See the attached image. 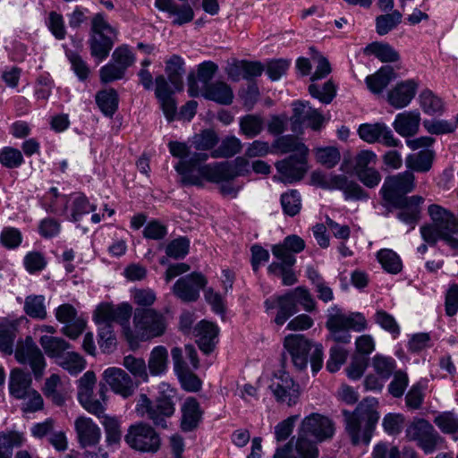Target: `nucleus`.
Listing matches in <instances>:
<instances>
[{
    "label": "nucleus",
    "mask_w": 458,
    "mask_h": 458,
    "mask_svg": "<svg viewBox=\"0 0 458 458\" xmlns=\"http://www.w3.org/2000/svg\"><path fill=\"white\" fill-rule=\"evenodd\" d=\"M169 151L174 157L180 158L175 165L176 172L182 176L183 185H203V179L211 182L231 181L237 176H245L250 173L247 158L238 157L233 163L215 162L204 164L208 159V153H195L188 157L190 149L184 142L170 141Z\"/></svg>",
    "instance_id": "obj_1"
},
{
    "label": "nucleus",
    "mask_w": 458,
    "mask_h": 458,
    "mask_svg": "<svg viewBox=\"0 0 458 458\" xmlns=\"http://www.w3.org/2000/svg\"><path fill=\"white\" fill-rule=\"evenodd\" d=\"M376 398L363 399L353 411H344L345 429L352 445H369L379 420Z\"/></svg>",
    "instance_id": "obj_2"
},
{
    "label": "nucleus",
    "mask_w": 458,
    "mask_h": 458,
    "mask_svg": "<svg viewBox=\"0 0 458 458\" xmlns=\"http://www.w3.org/2000/svg\"><path fill=\"white\" fill-rule=\"evenodd\" d=\"M284 347L297 370L307 369L309 360L314 374L323 364V348L321 344H312L301 335H289L284 340Z\"/></svg>",
    "instance_id": "obj_3"
},
{
    "label": "nucleus",
    "mask_w": 458,
    "mask_h": 458,
    "mask_svg": "<svg viewBox=\"0 0 458 458\" xmlns=\"http://www.w3.org/2000/svg\"><path fill=\"white\" fill-rule=\"evenodd\" d=\"M167 327L165 316L154 309H136L133 314V331H126L128 339L148 341L165 334Z\"/></svg>",
    "instance_id": "obj_4"
},
{
    "label": "nucleus",
    "mask_w": 458,
    "mask_h": 458,
    "mask_svg": "<svg viewBox=\"0 0 458 458\" xmlns=\"http://www.w3.org/2000/svg\"><path fill=\"white\" fill-rule=\"evenodd\" d=\"M326 327L335 342L348 344L352 338L349 330L363 331L367 327V320L360 312L345 315L339 307L333 306L327 310Z\"/></svg>",
    "instance_id": "obj_5"
},
{
    "label": "nucleus",
    "mask_w": 458,
    "mask_h": 458,
    "mask_svg": "<svg viewBox=\"0 0 458 458\" xmlns=\"http://www.w3.org/2000/svg\"><path fill=\"white\" fill-rule=\"evenodd\" d=\"M405 437L409 441L416 442L417 445L429 454L440 448L445 443L444 438L434 427L425 419L415 418L406 428Z\"/></svg>",
    "instance_id": "obj_6"
},
{
    "label": "nucleus",
    "mask_w": 458,
    "mask_h": 458,
    "mask_svg": "<svg viewBox=\"0 0 458 458\" xmlns=\"http://www.w3.org/2000/svg\"><path fill=\"white\" fill-rule=\"evenodd\" d=\"M136 411L156 426L166 428V419L174 413L175 408L173 398L168 395L161 394L155 401H151L145 394H141L137 402Z\"/></svg>",
    "instance_id": "obj_7"
},
{
    "label": "nucleus",
    "mask_w": 458,
    "mask_h": 458,
    "mask_svg": "<svg viewBox=\"0 0 458 458\" xmlns=\"http://www.w3.org/2000/svg\"><path fill=\"white\" fill-rule=\"evenodd\" d=\"M428 214L432 223L440 233V239L452 249L458 250V239L454 236L458 233V220L455 216L437 204L428 207Z\"/></svg>",
    "instance_id": "obj_8"
},
{
    "label": "nucleus",
    "mask_w": 458,
    "mask_h": 458,
    "mask_svg": "<svg viewBox=\"0 0 458 458\" xmlns=\"http://www.w3.org/2000/svg\"><path fill=\"white\" fill-rule=\"evenodd\" d=\"M415 188V177L411 171H405L395 175L386 176L380 190L383 199L387 203H393L408 197L405 194Z\"/></svg>",
    "instance_id": "obj_9"
},
{
    "label": "nucleus",
    "mask_w": 458,
    "mask_h": 458,
    "mask_svg": "<svg viewBox=\"0 0 458 458\" xmlns=\"http://www.w3.org/2000/svg\"><path fill=\"white\" fill-rule=\"evenodd\" d=\"M125 441L132 449L142 453H156L161 445L158 434L144 423L131 426L125 435Z\"/></svg>",
    "instance_id": "obj_10"
},
{
    "label": "nucleus",
    "mask_w": 458,
    "mask_h": 458,
    "mask_svg": "<svg viewBox=\"0 0 458 458\" xmlns=\"http://www.w3.org/2000/svg\"><path fill=\"white\" fill-rule=\"evenodd\" d=\"M14 357L20 364L30 365L36 379L42 377L46 368L45 357L30 336L17 341Z\"/></svg>",
    "instance_id": "obj_11"
},
{
    "label": "nucleus",
    "mask_w": 458,
    "mask_h": 458,
    "mask_svg": "<svg viewBox=\"0 0 458 458\" xmlns=\"http://www.w3.org/2000/svg\"><path fill=\"white\" fill-rule=\"evenodd\" d=\"M298 431L317 442H323L333 437L335 424L327 416L313 412L301 420Z\"/></svg>",
    "instance_id": "obj_12"
},
{
    "label": "nucleus",
    "mask_w": 458,
    "mask_h": 458,
    "mask_svg": "<svg viewBox=\"0 0 458 458\" xmlns=\"http://www.w3.org/2000/svg\"><path fill=\"white\" fill-rule=\"evenodd\" d=\"M319 451L317 441H311L309 437L302 436L298 431L297 437L291 440L282 447L276 450L274 458H318Z\"/></svg>",
    "instance_id": "obj_13"
},
{
    "label": "nucleus",
    "mask_w": 458,
    "mask_h": 458,
    "mask_svg": "<svg viewBox=\"0 0 458 458\" xmlns=\"http://www.w3.org/2000/svg\"><path fill=\"white\" fill-rule=\"evenodd\" d=\"M277 402L294 405L300 397V386L285 371L274 374L269 385Z\"/></svg>",
    "instance_id": "obj_14"
},
{
    "label": "nucleus",
    "mask_w": 458,
    "mask_h": 458,
    "mask_svg": "<svg viewBox=\"0 0 458 458\" xmlns=\"http://www.w3.org/2000/svg\"><path fill=\"white\" fill-rule=\"evenodd\" d=\"M96 382L97 377L93 371L84 373L78 380V400L86 411L100 417L104 414L105 407L100 401L92 398Z\"/></svg>",
    "instance_id": "obj_15"
},
{
    "label": "nucleus",
    "mask_w": 458,
    "mask_h": 458,
    "mask_svg": "<svg viewBox=\"0 0 458 458\" xmlns=\"http://www.w3.org/2000/svg\"><path fill=\"white\" fill-rule=\"evenodd\" d=\"M207 283L206 277L201 273L193 272L179 278L173 286V293L182 301H195Z\"/></svg>",
    "instance_id": "obj_16"
},
{
    "label": "nucleus",
    "mask_w": 458,
    "mask_h": 458,
    "mask_svg": "<svg viewBox=\"0 0 458 458\" xmlns=\"http://www.w3.org/2000/svg\"><path fill=\"white\" fill-rule=\"evenodd\" d=\"M308 155H291L287 158L277 161L276 168L279 180L284 183H293L301 181L307 173Z\"/></svg>",
    "instance_id": "obj_17"
},
{
    "label": "nucleus",
    "mask_w": 458,
    "mask_h": 458,
    "mask_svg": "<svg viewBox=\"0 0 458 458\" xmlns=\"http://www.w3.org/2000/svg\"><path fill=\"white\" fill-rule=\"evenodd\" d=\"M358 133L361 140L370 144L379 142L388 148L402 146L391 129L383 123L361 124Z\"/></svg>",
    "instance_id": "obj_18"
},
{
    "label": "nucleus",
    "mask_w": 458,
    "mask_h": 458,
    "mask_svg": "<svg viewBox=\"0 0 458 458\" xmlns=\"http://www.w3.org/2000/svg\"><path fill=\"white\" fill-rule=\"evenodd\" d=\"M131 311L132 308L128 303H123L119 306L101 303L95 310L94 318L98 327L104 326L105 324L112 325L113 322L125 326L129 322Z\"/></svg>",
    "instance_id": "obj_19"
},
{
    "label": "nucleus",
    "mask_w": 458,
    "mask_h": 458,
    "mask_svg": "<svg viewBox=\"0 0 458 458\" xmlns=\"http://www.w3.org/2000/svg\"><path fill=\"white\" fill-rule=\"evenodd\" d=\"M174 362V369L177 375L182 387L187 392H198L201 388L202 382L195 375L183 360L182 350L179 347H174L171 350Z\"/></svg>",
    "instance_id": "obj_20"
},
{
    "label": "nucleus",
    "mask_w": 458,
    "mask_h": 458,
    "mask_svg": "<svg viewBox=\"0 0 458 458\" xmlns=\"http://www.w3.org/2000/svg\"><path fill=\"white\" fill-rule=\"evenodd\" d=\"M103 377L110 388L124 398L131 396L137 388L131 377L120 368L111 367L103 373Z\"/></svg>",
    "instance_id": "obj_21"
},
{
    "label": "nucleus",
    "mask_w": 458,
    "mask_h": 458,
    "mask_svg": "<svg viewBox=\"0 0 458 458\" xmlns=\"http://www.w3.org/2000/svg\"><path fill=\"white\" fill-rule=\"evenodd\" d=\"M74 429L81 448L96 446L101 440V429L90 418L78 417L74 421Z\"/></svg>",
    "instance_id": "obj_22"
},
{
    "label": "nucleus",
    "mask_w": 458,
    "mask_h": 458,
    "mask_svg": "<svg viewBox=\"0 0 458 458\" xmlns=\"http://www.w3.org/2000/svg\"><path fill=\"white\" fill-rule=\"evenodd\" d=\"M424 199L419 195H413L407 199H403L389 205L397 208V217L402 222L411 225L413 228L420 220L421 212L420 205L423 203Z\"/></svg>",
    "instance_id": "obj_23"
},
{
    "label": "nucleus",
    "mask_w": 458,
    "mask_h": 458,
    "mask_svg": "<svg viewBox=\"0 0 458 458\" xmlns=\"http://www.w3.org/2000/svg\"><path fill=\"white\" fill-rule=\"evenodd\" d=\"M291 120L294 125L307 124L314 131H318L325 119L318 110L310 106L309 102L298 101L293 103V114Z\"/></svg>",
    "instance_id": "obj_24"
},
{
    "label": "nucleus",
    "mask_w": 458,
    "mask_h": 458,
    "mask_svg": "<svg viewBox=\"0 0 458 458\" xmlns=\"http://www.w3.org/2000/svg\"><path fill=\"white\" fill-rule=\"evenodd\" d=\"M304 248V241L298 235L293 234L287 236L282 244L274 245L272 253L286 266L293 267L296 261L293 254L301 252Z\"/></svg>",
    "instance_id": "obj_25"
},
{
    "label": "nucleus",
    "mask_w": 458,
    "mask_h": 458,
    "mask_svg": "<svg viewBox=\"0 0 458 458\" xmlns=\"http://www.w3.org/2000/svg\"><path fill=\"white\" fill-rule=\"evenodd\" d=\"M181 428L184 432L196 429L202 420L204 411L195 397L186 398L181 408Z\"/></svg>",
    "instance_id": "obj_26"
},
{
    "label": "nucleus",
    "mask_w": 458,
    "mask_h": 458,
    "mask_svg": "<svg viewBox=\"0 0 458 458\" xmlns=\"http://www.w3.org/2000/svg\"><path fill=\"white\" fill-rule=\"evenodd\" d=\"M196 342L206 354L212 352L218 342V327L209 321L202 320L194 328Z\"/></svg>",
    "instance_id": "obj_27"
},
{
    "label": "nucleus",
    "mask_w": 458,
    "mask_h": 458,
    "mask_svg": "<svg viewBox=\"0 0 458 458\" xmlns=\"http://www.w3.org/2000/svg\"><path fill=\"white\" fill-rule=\"evenodd\" d=\"M417 87V83L412 80L398 83L394 88L389 90L387 94L388 103L394 108L407 106L414 98Z\"/></svg>",
    "instance_id": "obj_28"
},
{
    "label": "nucleus",
    "mask_w": 458,
    "mask_h": 458,
    "mask_svg": "<svg viewBox=\"0 0 458 458\" xmlns=\"http://www.w3.org/2000/svg\"><path fill=\"white\" fill-rule=\"evenodd\" d=\"M267 310L277 308L278 311L275 318V323L278 326L284 325L290 317L298 311V308L292 297L290 292L287 293L277 296L274 300H267L265 301Z\"/></svg>",
    "instance_id": "obj_29"
},
{
    "label": "nucleus",
    "mask_w": 458,
    "mask_h": 458,
    "mask_svg": "<svg viewBox=\"0 0 458 458\" xmlns=\"http://www.w3.org/2000/svg\"><path fill=\"white\" fill-rule=\"evenodd\" d=\"M155 6L174 16L173 23L176 25L188 23L194 18V12L189 4H179L174 0H156Z\"/></svg>",
    "instance_id": "obj_30"
},
{
    "label": "nucleus",
    "mask_w": 458,
    "mask_h": 458,
    "mask_svg": "<svg viewBox=\"0 0 458 458\" xmlns=\"http://www.w3.org/2000/svg\"><path fill=\"white\" fill-rule=\"evenodd\" d=\"M31 376L21 369L15 368L11 370L9 377V392L16 399H26L31 393Z\"/></svg>",
    "instance_id": "obj_31"
},
{
    "label": "nucleus",
    "mask_w": 458,
    "mask_h": 458,
    "mask_svg": "<svg viewBox=\"0 0 458 458\" xmlns=\"http://www.w3.org/2000/svg\"><path fill=\"white\" fill-rule=\"evenodd\" d=\"M420 114L418 111H405L396 115L393 127L403 137L415 135L420 128Z\"/></svg>",
    "instance_id": "obj_32"
},
{
    "label": "nucleus",
    "mask_w": 458,
    "mask_h": 458,
    "mask_svg": "<svg viewBox=\"0 0 458 458\" xmlns=\"http://www.w3.org/2000/svg\"><path fill=\"white\" fill-rule=\"evenodd\" d=\"M205 98L221 105H230L233 99L231 87L224 81H216L206 86L203 93Z\"/></svg>",
    "instance_id": "obj_33"
},
{
    "label": "nucleus",
    "mask_w": 458,
    "mask_h": 458,
    "mask_svg": "<svg viewBox=\"0 0 458 458\" xmlns=\"http://www.w3.org/2000/svg\"><path fill=\"white\" fill-rule=\"evenodd\" d=\"M272 148L275 152L280 154L294 152V155L301 156L309 153V148L293 135L278 137L272 144Z\"/></svg>",
    "instance_id": "obj_34"
},
{
    "label": "nucleus",
    "mask_w": 458,
    "mask_h": 458,
    "mask_svg": "<svg viewBox=\"0 0 458 458\" xmlns=\"http://www.w3.org/2000/svg\"><path fill=\"white\" fill-rule=\"evenodd\" d=\"M395 78V72L391 66H383L375 74L366 78L369 89L374 94L381 93Z\"/></svg>",
    "instance_id": "obj_35"
},
{
    "label": "nucleus",
    "mask_w": 458,
    "mask_h": 458,
    "mask_svg": "<svg viewBox=\"0 0 458 458\" xmlns=\"http://www.w3.org/2000/svg\"><path fill=\"white\" fill-rule=\"evenodd\" d=\"M117 36L112 35H90L89 40L90 54L99 61L106 59L114 47Z\"/></svg>",
    "instance_id": "obj_36"
},
{
    "label": "nucleus",
    "mask_w": 458,
    "mask_h": 458,
    "mask_svg": "<svg viewBox=\"0 0 458 458\" xmlns=\"http://www.w3.org/2000/svg\"><path fill=\"white\" fill-rule=\"evenodd\" d=\"M218 141V135L212 129L202 130L199 133L194 134L191 140V146L196 150H199L198 153H206L205 151L213 149ZM188 148L191 150V147L188 146ZM192 155L193 153L190 151L188 157Z\"/></svg>",
    "instance_id": "obj_37"
},
{
    "label": "nucleus",
    "mask_w": 458,
    "mask_h": 458,
    "mask_svg": "<svg viewBox=\"0 0 458 458\" xmlns=\"http://www.w3.org/2000/svg\"><path fill=\"white\" fill-rule=\"evenodd\" d=\"M434 159V152L429 149L411 154L406 157V166L412 171L425 173L430 170Z\"/></svg>",
    "instance_id": "obj_38"
},
{
    "label": "nucleus",
    "mask_w": 458,
    "mask_h": 458,
    "mask_svg": "<svg viewBox=\"0 0 458 458\" xmlns=\"http://www.w3.org/2000/svg\"><path fill=\"white\" fill-rule=\"evenodd\" d=\"M264 119L259 114H246L240 118V133L248 139L259 135L264 129Z\"/></svg>",
    "instance_id": "obj_39"
},
{
    "label": "nucleus",
    "mask_w": 458,
    "mask_h": 458,
    "mask_svg": "<svg viewBox=\"0 0 458 458\" xmlns=\"http://www.w3.org/2000/svg\"><path fill=\"white\" fill-rule=\"evenodd\" d=\"M242 143L235 136H226L224 138L217 148L213 149L210 157L213 158H229L242 151Z\"/></svg>",
    "instance_id": "obj_40"
},
{
    "label": "nucleus",
    "mask_w": 458,
    "mask_h": 458,
    "mask_svg": "<svg viewBox=\"0 0 458 458\" xmlns=\"http://www.w3.org/2000/svg\"><path fill=\"white\" fill-rule=\"evenodd\" d=\"M168 352L165 347L156 346L150 352L148 367L152 376L163 374L167 369Z\"/></svg>",
    "instance_id": "obj_41"
},
{
    "label": "nucleus",
    "mask_w": 458,
    "mask_h": 458,
    "mask_svg": "<svg viewBox=\"0 0 458 458\" xmlns=\"http://www.w3.org/2000/svg\"><path fill=\"white\" fill-rule=\"evenodd\" d=\"M96 102L101 112L112 117L118 108V94L115 89H104L96 95Z\"/></svg>",
    "instance_id": "obj_42"
},
{
    "label": "nucleus",
    "mask_w": 458,
    "mask_h": 458,
    "mask_svg": "<svg viewBox=\"0 0 458 458\" xmlns=\"http://www.w3.org/2000/svg\"><path fill=\"white\" fill-rule=\"evenodd\" d=\"M39 343L49 357L58 360L64 355L66 350L71 348L70 344L60 337L42 335Z\"/></svg>",
    "instance_id": "obj_43"
},
{
    "label": "nucleus",
    "mask_w": 458,
    "mask_h": 458,
    "mask_svg": "<svg viewBox=\"0 0 458 458\" xmlns=\"http://www.w3.org/2000/svg\"><path fill=\"white\" fill-rule=\"evenodd\" d=\"M184 72V62L181 56L174 55L166 61L165 72L176 89H182V77Z\"/></svg>",
    "instance_id": "obj_44"
},
{
    "label": "nucleus",
    "mask_w": 458,
    "mask_h": 458,
    "mask_svg": "<svg viewBox=\"0 0 458 458\" xmlns=\"http://www.w3.org/2000/svg\"><path fill=\"white\" fill-rule=\"evenodd\" d=\"M366 51L383 63H394L400 59L399 53L388 43L373 42L366 47Z\"/></svg>",
    "instance_id": "obj_45"
},
{
    "label": "nucleus",
    "mask_w": 458,
    "mask_h": 458,
    "mask_svg": "<svg viewBox=\"0 0 458 458\" xmlns=\"http://www.w3.org/2000/svg\"><path fill=\"white\" fill-rule=\"evenodd\" d=\"M24 312L32 318L45 319L47 316L45 297L43 295H29L25 298Z\"/></svg>",
    "instance_id": "obj_46"
},
{
    "label": "nucleus",
    "mask_w": 458,
    "mask_h": 458,
    "mask_svg": "<svg viewBox=\"0 0 458 458\" xmlns=\"http://www.w3.org/2000/svg\"><path fill=\"white\" fill-rule=\"evenodd\" d=\"M377 258L386 272L396 275L402 271V260L394 250L389 249L380 250L377 254Z\"/></svg>",
    "instance_id": "obj_47"
},
{
    "label": "nucleus",
    "mask_w": 458,
    "mask_h": 458,
    "mask_svg": "<svg viewBox=\"0 0 458 458\" xmlns=\"http://www.w3.org/2000/svg\"><path fill=\"white\" fill-rule=\"evenodd\" d=\"M281 206L285 215L294 216L301 209V194L296 190H290L281 195Z\"/></svg>",
    "instance_id": "obj_48"
},
{
    "label": "nucleus",
    "mask_w": 458,
    "mask_h": 458,
    "mask_svg": "<svg viewBox=\"0 0 458 458\" xmlns=\"http://www.w3.org/2000/svg\"><path fill=\"white\" fill-rule=\"evenodd\" d=\"M402 17V13L397 10L377 16L376 18L377 33L380 36L387 34L401 23Z\"/></svg>",
    "instance_id": "obj_49"
},
{
    "label": "nucleus",
    "mask_w": 458,
    "mask_h": 458,
    "mask_svg": "<svg viewBox=\"0 0 458 458\" xmlns=\"http://www.w3.org/2000/svg\"><path fill=\"white\" fill-rule=\"evenodd\" d=\"M61 385V378L57 374H52L46 379L43 393L46 397L57 406L64 403V395L58 390Z\"/></svg>",
    "instance_id": "obj_50"
},
{
    "label": "nucleus",
    "mask_w": 458,
    "mask_h": 458,
    "mask_svg": "<svg viewBox=\"0 0 458 458\" xmlns=\"http://www.w3.org/2000/svg\"><path fill=\"white\" fill-rule=\"evenodd\" d=\"M57 364L71 375H77L85 369L86 360L79 353L71 352L63 355L57 360Z\"/></svg>",
    "instance_id": "obj_51"
},
{
    "label": "nucleus",
    "mask_w": 458,
    "mask_h": 458,
    "mask_svg": "<svg viewBox=\"0 0 458 458\" xmlns=\"http://www.w3.org/2000/svg\"><path fill=\"white\" fill-rule=\"evenodd\" d=\"M420 106L423 111L428 114H441L444 111V103L440 98L431 90L425 89L420 95Z\"/></svg>",
    "instance_id": "obj_52"
},
{
    "label": "nucleus",
    "mask_w": 458,
    "mask_h": 458,
    "mask_svg": "<svg viewBox=\"0 0 458 458\" xmlns=\"http://www.w3.org/2000/svg\"><path fill=\"white\" fill-rule=\"evenodd\" d=\"M308 89L313 98H318L323 104L331 103L336 95V87L331 81L325 82L322 87L311 83Z\"/></svg>",
    "instance_id": "obj_53"
},
{
    "label": "nucleus",
    "mask_w": 458,
    "mask_h": 458,
    "mask_svg": "<svg viewBox=\"0 0 458 458\" xmlns=\"http://www.w3.org/2000/svg\"><path fill=\"white\" fill-rule=\"evenodd\" d=\"M314 151L317 161L327 168L335 166L341 159L340 151L335 147L317 148Z\"/></svg>",
    "instance_id": "obj_54"
},
{
    "label": "nucleus",
    "mask_w": 458,
    "mask_h": 458,
    "mask_svg": "<svg viewBox=\"0 0 458 458\" xmlns=\"http://www.w3.org/2000/svg\"><path fill=\"white\" fill-rule=\"evenodd\" d=\"M99 348L103 352H112L116 346V337L114 333L112 325L105 324L98 327V340Z\"/></svg>",
    "instance_id": "obj_55"
},
{
    "label": "nucleus",
    "mask_w": 458,
    "mask_h": 458,
    "mask_svg": "<svg viewBox=\"0 0 458 458\" xmlns=\"http://www.w3.org/2000/svg\"><path fill=\"white\" fill-rule=\"evenodd\" d=\"M123 364L133 376L141 378L145 382L148 380L146 363L142 358L127 355L123 358Z\"/></svg>",
    "instance_id": "obj_56"
},
{
    "label": "nucleus",
    "mask_w": 458,
    "mask_h": 458,
    "mask_svg": "<svg viewBox=\"0 0 458 458\" xmlns=\"http://www.w3.org/2000/svg\"><path fill=\"white\" fill-rule=\"evenodd\" d=\"M190 250V241L186 237H179L171 241L165 248L168 257L174 259H183Z\"/></svg>",
    "instance_id": "obj_57"
},
{
    "label": "nucleus",
    "mask_w": 458,
    "mask_h": 458,
    "mask_svg": "<svg viewBox=\"0 0 458 458\" xmlns=\"http://www.w3.org/2000/svg\"><path fill=\"white\" fill-rule=\"evenodd\" d=\"M17 336V329L13 326L0 328V352L6 355L14 352V342Z\"/></svg>",
    "instance_id": "obj_58"
},
{
    "label": "nucleus",
    "mask_w": 458,
    "mask_h": 458,
    "mask_svg": "<svg viewBox=\"0 0 458 458\" xmlns=\"http://www.w3.org/2000/svg\"><path fill=\"white\" fill-rule=\"evenodd\" d=\"M290 293L296 305H301L304 310L308 312L315 310L316 301L307 288L299 286L290 291Z\"/></svg>",
    "instance_id": "obj_59"
},
{
    "label": "nucleus",
    "mask_w": 458,
    "mask_h": 458,
    "mask_svg": "<svg viewBox=\"0 0 458 458\" xmlns=\"http://www.w3.org/2000/svg\"><path fill=\"white\" fill-rule=\"evenodd\" d=\"M372 366L383 379H388L395 369V361L389 357L376 355L372 360Z\"/></svg>",
    "instance_id": "obj_60"
},
{
    "label": "nucleus",
    "mask_w": 458,
    "mask_h": 458,
    "mask_svg": "<svg viewBox=\"0 0 458 458\" xmlns=\"http://www.w3.org/2000/svg\"><path fill=\"white\" fill-rule=\"evenodd\" d=\"M0 163L7 168H16L23 163V157L19 149L5 147L0 151Z\"/></svg>",
    "instance_id": "obj_61"
},
{
    "label": "nucleus",
    "mask_w": 458,
    "mask_h": 458,
    "mask_svg": "<svg viewBox=\"0 0 458 458\" xmlns=\"http://www.w3.org/2000/svg\"><path fill=\"white\" fill-rule=\"evenodd\" d=\"M377 160L376 153L371 150H361L354 157L353 170L355 174L358 172H363L374 168Z\"/></svg>",
    "instance_id": "obj_62"
},
{
    "label": "nucleus",
    "mask_w": 458,
    "mask_h": 458,
    "mask_svg": "<svg viewBox=\"0 0 458 458\" xmlns=\"http://www.w3.org/2000/svg\"><path fill=\"white\" fill-rule=\"evenodd\" d=\"M112 35L117 36L116 30L106 20L103 13H96L91 19L90 35Z\"/></svg>",
    "instance_id": "obj_63"
},
{
    "label": "nucleus",
    "mask_w": 458,
    "mask_h": 458,
    "mask_svg": "<svg viewBox=\"0 0 458 458\" xmlns=\"http://www.w3.org/2000/svg\"><path fill=\"white\" fill-rule=\"evenodd\" d=\"M435 424L446 434L458 432V418L452 412H445L434 420Z\"/></svg>",
    "instance_id": "obj_64"
}]
</instances>
